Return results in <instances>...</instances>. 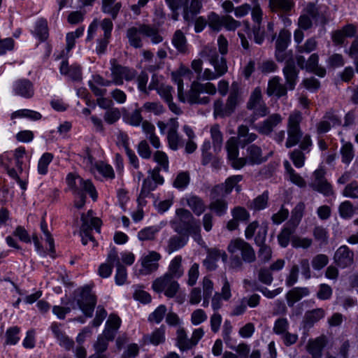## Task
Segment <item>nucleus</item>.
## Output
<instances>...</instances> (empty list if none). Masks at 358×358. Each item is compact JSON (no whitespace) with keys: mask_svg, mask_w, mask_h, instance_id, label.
Listing matches in <instances>:
<instances>
[{"mask_svg":"<svg viewBox=\"0 0 358 358\" xmlns=\"http://www.w3.org/2000/svg\"><path fill=\"white\" fill-rule=\"evenodd\" d=\"M326 343L325 336H320L315 339L309 340L306 350L312 358H322V350L325 347Z\"/></svg>","mask_w":358,"mask_h":358,"instance_id":"nucleus-24","label":"nucleus"},{"mask_svg":"<svg viewBox=\"0 0 358 358\" xmlns=\"http://www.w3.org/2000/svg\"><path fill=\"white\" fill-rule=\"evenodd\" d=\"M59 72L73 82H80L83 80L82 68L78 64L69 66L67 61L63 60L59 66Z\"/></svg>","mask_w":358,"mask_h":358,"instance_id":"nucleus-17","label":"nucleus"},{"mask_svg":"<svg viewBox=\"0 0 358 358\" xmlns=\"http://www.w3.org/2000/svg\"><path fill=\"white\" fill-rule=\"evenodd\" d=\"M112 84H113V80H105L103 77L98 74L93 75L92 76V79L88 81L90 89L94 93V94L97 96H102L106 93V90L101 89L99 87V86L109 87Z\"/></svg>","mask_w":358,"mask_h":358,"instance_id":"nucleus-23","label":"nucleus"},{"mask_svg":"<svg viewBox=\"0 0 358 358\" xmlns=\"http://www.w3.org/2000/svg\"><path fill=\"white\" fill-rule=\"evenodd\" d=\"M66 181L69 189L73 195H80L81 193H87L93 201H96L98 194L94 185L90 180H84L78 175L69 173L66 176Z\"/></svg>","mask_w":358,"mask_h":358,"instance_id":"nucleus-3","label":"nucleus"},{"mask_svg":"<svg viewBox=\"0 0 358 358\" xmlns=\"http://www.w3.org/2000/svg\"><path fill=\"white\" fill-rule=\"evenodd\" d=\"M34 34L41 40H45L48 36V22L44 19H40L36 22Z\"/></svg>","mask_w":358,"mask_h":358,"instance_id":"nucleus-57","label":"nucleus"},{"mask_svg":"<svg viewBox=\"0 0 358 358\" xmlns=\"http://www.w3.org/2000/svg\"><path fill=\"white\" fill-rule=\"evenodd\" d=\"M336 264L341 268L351 266L354 262V252L347 245L340 246L334 257Z\"/></svg>","mask_w":358,"mask_h":358,"instance_id":"nucleus-16","label":"nucleus"},{"mask_svg":"<svg viewBox=\"0 0 358 358\" xmlns=\"http://www.w3.org/2000/svg\"><path fill=\"white\" fill-rule=\"evenodd\" d=\"M268 193L264 192L262 194L253 199L249 207L255 211L262 210L266 208L268 204Z\"/></svg>","mask_w":358,"mask_h":358,"instance_id":"nucleus-56","label":"nucleus"},{"mask_svg":"<svg viewBox=\"0 0 358 358\" xmlns=\"http://www.w3.org/2000/svg\"><path fill=\"white\" fill-rule=\"evenodd\" d=\"M325 171L323 169H317L313 173V180L311 182V187L326 196L333 194L331 185L324 178Z\"/></svg>","mask_w":358,"mask_h":358,"instance_id":"nucleus-12","label":"nucleus"},{"mask_svg":"<svg viewBox=\"0 0 358 358\" xmlns=\"http://www.w3.org/2000/svg\"><path fill=\"white\" fill-rule=\"evenodd\" d=\"M169 8L176 12L182 9V16L185 21H191L202 8L200 0H166Z\"/></svg>","mask_w":358,"mask_h":358,"instance_id":"nucleus-5","label":"nucleus"},{"mask_svg":"<svg viewBox=\"0 0 358 358\" xmlns=\"http://www.w3.org/2000/svg\"><path fill=\"white\" fill-rule=\"evenodd\" d=\"M20 328L17 326L10 327L7 329L6 331V345H16L20 341L19 334Z\"/></svg>","mask_w":358,"mask_h":358,"instance_id":"nucleus-52","label":"nucleus"},{"mask_svg":"<svg viewBox=\"0 0 358 358\" xmlns=\"http://www.w3.org/2000/svg\"><path fill=\"white\" fill-rule=\"evenodd\" d=\"M96 303V296L92 293L90 287L88 286L83 287L79 298L77 299V304L87 317L92 316Z\"/></svg>","mask_w":358,"mask_h":358,"instance_id":"nucleus-7","label":"nucleus"},{"mask_svg":"<svg viewBox=\"0 0 358 358\" xmlns=\"http://www.w3.org/2000/svg\"><path fill=\"white\" fill-rule=\"evenodd\" d=\"M299 72L293 60L286 62L282 73L288 90H293L295 88L299 78Z\"/></svg>","mask_w":358,"mask_h":358,"instance_id":"nucleus-18","label":"nucleus"},{"mask_svg":"<svg viewBox=\"0 0 358 358\" xmlns=\"http://www.w3.org/2000/svg\"><path fill=\"white\" fill-rule=\"evenodd\" d=\"M53 155L50 152H45L41 157L38 163V173L41 175H46L48 171V166L53 159Z\"/></svg>","mask_w":358,"mask_h":358,"instance_id":"nucleus-51","label":"nucleus"},{"mask_svg":"<svg viewBox=\"0 0 358 358\" xmlns=\"http://www.w3.org/2000/svg\"><path fill=\"white\" fill-rule=\"evenodd\" d=\"M309 294L310 291L307 287H296L292 289L286 294L288 306H293L296 302Z\"/></svg>","mask_w":358,"mask_h":358,"instance_id":"nucleus-37","label":"nucleus"},{"mask_svg":"<svg viewBox=\"0 0 358 358\" xmlns=\"http://www.w3.org/2000/svg\"><path fill=\"white\" fill-rule=\"evenodd\" d=\"M280 80L278 76H274L269 80L267 87V94L269 96L281 97L287 94V87L281 83Z\"/></svg>","mask_w":358,"mask_h":358,"instance_id":"nucleus-28","label":"nucleus"},{"mask_svg":"<svg viewBox=\"0 0 358 358\" xmlns=\"http://www.w3.org/2000/svg\"><path fill=\"white\" fill-rule=\"evenodd\" d=\"M149 341L155 345L165 341V327L164 326L155 329L150 335L147 336Z\"/></svg>","mask_w":358,"mask_h":358,"instance_id":"nucleus-61","label":"nucleus"},{"mask_svg":"<svg viewBox=\"0 0 358 358\" xmlns=\"http://www.w3.org/2000/svg\"><path fill=\"white\" fill-rule=\"evenodd\" d=\"M157 91L161 98L167 103L169 110L171 112H177L178 108L176 104L173 101L172 92L173 90L172 87L168 85H161L158 86L157 83Z\"/></svg>","mask_w":358,"mask_h":358,"instance_id":"nucleus-31","label":"nucleus"},{"mask_svg":"<svg viewBox=\"0 0 358 358\" xmlns=\"http://www.w3.org/2000/svg\"><path fill=\"white\" fill-rule=\"evenodd\" d=\"M220 258L224 262L227 259V255L224 250L217 248L209 249L203 265L208 271H215L217 267V262Z\"/></svg>","mask_w":358,"mask_h":358,"instance_id":"nucleus-20","label":"nucleus"},{"mask_svg":"<svg viewBox=\"0 0 358 358\" xmlns=\"http://www.w3.org/2000/svg\"><path fill=\"white\" fill-rule=\"evenodd\" d=\"M210 135L213 140L215 152H219L221 150L223 138L217 124L213 125L210 129Z\"/></svg>","mask_w":358,"mask_h":358,"instance_id":"nucleus-53","label":"nucleus"},{"mask_svg":"<svg viewBox=\"0 0 358 358\" xmlns=\"http://www.w3.org/2000/svg\"><path fill=\"white\" fill-rule=\"evenodd\" d=\"M13 90L16 94L24 98L31 97L34 92L32 83L26 79L16 81L13 85Z\"/></svg>","mask_w":358,"mask_h":358,"instance_id":"nucleus-33","label":"nucleus"},{"mask_svg":"<svg viewBox=\"0 0 358 358\" xmlns=\"http://www.w3.org/2000/svg\"><path fill=\"white\" fill-rule=\"evenodd\" d=\"M222 196L221 194H216L215 199H213L212 192H210L211 202L209 204V209L214 212L216 215L221 217L226 214L228 203L223 198H218Z\"/></svg>","mask_w":358,"mask_h":358,"instance_id":"nucleus-32","label":"nucleus"},{"mask_svg":"<svg viewBox=\"0 0 358 358\" xmlns=\"http://www.w3.org/2000/svg\"><path fill=\"white\" fill-rule=\"evenodd\" d=\"M208 25L210 29L215 31H220L223 24V16L220 17L215 12H210L208 15Z\"/></svg>","mask_w":358,"mask_h":358,"instance_id":"nucleus-59","label":"nucleus"},{"mask_svg":"<svg viewBox=\"0 0 358 358\" xmlns=\"http://www.w3.org/2000/svg\"><path fill=\"white\" fill-rule=\"evenodd\" d=\"M12 155L15 161V166L22 172L23 166L25 165L26 162H29L31 157L27 155L25 148L22 146H20L14 150Z\"/></svg>","mask_w":358,"mask_h":358,"instance_id":"nucleus-41","label":"nucleus"},{"mask_svg":"<svg viewBox=\"0 0 358 358\" xmlns=\"http://www.w3.org/2000/svg\"><path fill=\"white\" fill-rule=\"evenodd\" d=\"M140 31L142 35L150 38L153 44H158L163 41V37L159 32V29L148 24H140Z\"/></svg>","mask_w":358,"mask_h":358,"instance_id":"nucleus-40","label":"nucleus"},{"mask_svg":"<svg viewBox=\"0 0 358 358\" xmlns=\"http://www.w3.org/2000/svg\"><path fill=\"white\" fill-rule=\"evenodd\" d=\"M339 215L343 219H350L355 214V208L349 201L342 202L338 208Z\"/></svg>","mask_w":358,"mask_h":358,"instance_id":"nucleus-63","label":"nucleus"},{"mask_svg":"<svg viewBox=\"0 0 358 358\" xmlns=\"http://www.w3.org/2000/svg\"><path fill=\"white\" fill-rule=\"evenodd\" d=\"M172 43L177 50L182 53L187 51V39L180 30H177L172 38Z\"/></svg>","mask_w":358,"mask_h":358,"instance_id":"nucleus-48","label":"nucleus"},{"mask_svg":"<svg viewBox=\"0 0 358 358\" xmlns=\"http://www.w3.org/2000/svg\"><path fill=\"white\" fill-rule=\"evenodd\" d=\"M248 108L256 112H266V106L262 100V92L259 88H255L248 102Z\"/></svg>","mask_w":358,"mask_h":358,"instance_id":"nucleus-29","label":"nucleus"},{"mask_svg":"<svg viewBox=\"0 0 358 358\" xmlns=\"http://www.w3.org/2000/svg\"><path fill=\"white\" fill-rule=\"evenodd\" d=\"M121 7L122 3L116 2V0H102L101 10L110 15L113 19L116 18Z\"/></svg>","mask_w":358,"mask_h":358,"instance_id":"nucleus-44","label":"nucleus"},{"mask_svg":"<svg viewBox=\"0 0 358 358\" xmlns=\"http://www.w3.org/2000/svg\"><path fill=\"white\" fill-rule=\"evenodd\" d=\"M243 158L245 159V165L260 164L267 159L266 157L263 156L261 148L255 144L247 147L246 157Z\"/></svg>","mask_w":358,"mask_h":358,"instance_id":"nucleus-22","label":"nucleus"},{"mask_svg":"<svg viewBox=\"0 0 358 358\" xmlns=\"http://www.w3.org/2000/svg\"><path fill=\"white\" fill-rule=\"evenodd\" d=\"M268 6L273 13L289 15L294 8L295 3L294 0H273L272 3H268Z\"/></svg>","mask_w":358,"mask_h":358,"instance_id":"nucleus-30","label":"nucleus"},{"mask_svg":"<svg viewBox=\"0 0 358 358\" xmlns=\"http://www.w3.org/2000/svg\"><path fill=\"white\" fill-rule=\"evenodd\" d=\"M341 120L335 115H332L328 117V120L324 119L317 124V131L318 134H324L328 132L331 127L341 124Z\"/></svg>","mask_w":358,"mask_h":358,"instance_id":"nucleus-46","label":"nucleus"},{"mask_svg":"<svg viewBox=\"0 0 358 358\" xmlns=\"http://www.w3.org/2000/svg\"><path fill=\"white\" fill-rule=\"evenodd\" d=\"M313 244V240L308 237L294 236L292 238V245L294 248L308 249Z\"/></svg>","mask_w":358,"mask_h":358,"instance_id":"nucleus-62","label":"nucleus"},{"mask_svg":"<svg viewBox=\"0 0 358 358\" xmlns=\"http://www.w3.org/2000/svg\"><path fill=\"white\" fill-rule=\"evenodd\" d=\"M187 203L194 213L198 216L201 215L206 209L203 201L197 196H189L187 200Z\"/></svg>","mask_w":358,"mask_h":358,"instance_id":"nucleus-47","label":"nucleus"},{"mask_svg":"<svg viewBox=\"0 0 358 358\" xmlns=\"http://www.w3.org/2000/svg\"><path fill=\"white\" fill-rule=\"evenodd\" d=\"M176 216L178 220L174 222V224H176L174 231L178 234H182L184 232V228L194 218L190 211L184 208H179L176 210Z\"/></svg>","mask_w":358,"mask_h":358,"instance_id":"nucleus-25","label":"nucleus"},{"mask_svg":"<svg viewBox=\"0 0 358 358\" xmlns=\"http://www.w3.org/2000/svg\"><path fill=\"white\" fill-rule=\"evenodd\" d=\"M296 229V227L287 222L284 225L277 236L278 242L280 247L285 248L288 246L289 242H292V235L294 234Z\"/></svg>","mask_w":358,"mask_h":358,"instance_id":"nucleus-34","label":"nucleus"},{"mask_svg":"<svg viewBox=\"0 0 358 358\" xmlns=\"http://www.w3.org/2000/svg\"><path fill=\"white\" fill-rule=\"evenodd\" d=\"M172 125L170 127L167 134V141L169 148L173 150H177L183 145L182 138L177 133L178 122L173 118L171 119Z\"/></svg>","mask_w":358,"mask_h":358,"instance_id":"nucleus-26","label":"nucleus"},{"mask_svg":"<svg viewBox=\"0 0 358 358\" xmlns=\"http://www.w3.org/2000/svg\"><path fill=\"white\" fill-rule=\"evenodd\" d=\"M233 218L228 221L227 228L229 231L238 229L239 222H246L249 220L250 215L249 212L243 207L236 206L231 211Z\"/></svg>","mask_w":358,"mask_h":358,"instance_id":"nucleus-15","label":"nucleus"},{"mask_svg":"<svg viewBox=\"0 0 358 358\" xmlns=\"http://www.w3.org/2000/svg\"><path fill=\"white\" fill-rule=\"evenodd\" d=\"M192 75V73L188 68L181 66L178 71L171 73V79L178 85V96L180 101L194 104L198 102L199 97L201 93L200 88L197 86L199 83H192L191 89L186 96L183 92V81L187 79L190 80Z\"/></svg>","mask_w":358,"mask_h":358,"instance_id":"nucleus-2","label":"nucleus"},{"mask_svg":"<svg viewBox=\"0 0 358 358\" xmlns=\"http://www.w3.org/2000/svg\"><path fill=\"white\" fill-rule=\"evenodd\" d=\"M123 120L127 124L131 126L138 127L141 124L143 131L151 144L155 148H159L161 146L159 138L155 134V126L146 120L143 121L141 113H123Z\"/></svg>","mask_w":358,"mask_h":358,"instance_id":"nucleus-4","label":"nucleus"},{"mask_svg":"<svg viewBox=\"0 0 358 358\" xmlns=\"http://www.w3.org/2000/svg\"><path fill=\"white\" fill-rule=\"evenodd\" d=\"M154 161L158 164L160 166V170H163L165 172L169 171V162L167 155L162 151H157L155 152L153 156Z\"/></svg>","mask_w":358,"mask_h":358,"instance_id":"nucleus-60","label":"nucleus"},{"mask_svg":"<svg viewBox=\"0 0 358 358\" xmlns=\"http://www.w3.org/2000/svg\"><path fill=\"white\" fill-rule=\"evenodd\" d=\"M187 236H184L183 234H180L173 235L168 240L166 251L169 254H171L183 248L187 244Z\"/></svg>","mask_w":358,"mask_h":358,"instance_id":"nucleus-35","label":"nucleus"},{"mask_svg":"<svg viewBox=\"0 0 358 358\" xmlns=\"http://www.w3.org/2000/svg\"><path fill=\"white\" fill-rule=\"evenodd\" d=\"M319 57L317 54H312L306 63V69L308 71L313 72L320 77H324L326 74V70L324 68L318 66Z\"/></svg>","mask_w":358,"mask_h":358,"instance_id":"nucleus-43","label":"nucleus"},{"mask_svg":"<svg viewBox=\"0 0 358 358\" xmlns=\"http://www.w3.org/2000/svg\"><path fill=\"white\" fill-rule=\"evenodd\" d=\"M161 257V255L156 251H150L143 255L141 259L143 273L149 274L157 271L159 267L158 262Z\"/></svg>","mask_w":358,"mask_h":358,"instance_id":"nucleus-19","label":"nucleus"},{"mask_svg":"<svg viewBox=\"0 0 358 358\" xmlns=\"http://www.w3.org/2000/svg\"><path fill=\"white\" fill-rule=\"evenodd\" d=\"M324 315L325 311L320 308L307 311L303 320V327L308 329L312 327L315 323L322 319Z\"/></svg>","mask_w":358,"mask_h":358,"instance_id":"nucleus-36","label":"nucleus"},{"mask_svg":"<svg viewBox=\"0 0 358 358\" xmlns=\"http://www.w3.org/2000/svg\"><path fill=\"white\" fill-rule=\"evenodd\" d=\"M305 205L299 203L292 211V216L287 223L297 227L303 215Z\"/></svg>","mask_w":358,"mask_h":358,"instance_id":"nucleus-54","label":"nucleus"},{"mask_svg":"<svg viewBox=\"0 0 358 358\" xmlns=\"http://www.w3.org/2000/svg\"><path fill=\"white\" fill-rule=\"evenodd\" d=\"M251 16L254 22L258 26L261 24L263 17V10L261 8L259 0H251Z\"/></svg>","mask_w":358,"mask_h":358,"instance_id":"nucleus-55","label":"nucleus"},{"mask_svg":"<svg viewBox=\"0 0 358 358\" xmlns=\"http://www.w3.org/2000/svg\"><path fill=\"white\" fill-rule=\"evenodd\" d=\"M202 57H208L210 64L214 67L215 71L220 77L224 75L227 70L226 59L222 57H219L215 49L210 46H206L201 53Z\"/></svg>","mask_w":358,"mask_h":358,"instance_id":"nucleus-10","label":"nucleus"},{"mask_svg":"<svg viewBox=\"0 0 358 358\" xmlns=\"http://www.w3.org/2000/svg\"><path fill=\"white\" fill-rule=\"evenodd\" d=\"M226 148L227 151L228 159L231 166L235 169H240L245 166V159L243 157H238L239 151L237 140L234 137H231L227 142Z\"/></svg>","mask_w":358,"mask_h":358,"instance_id":"nucleus-13","label":"nucleus"},{"mask_svg":"<svg viewBox=\"0 0 358 358\" xmlns=\"http://www.w3.org/2000/svg\"><path fill=\"white\" fill-rule=\"evenodd\" d=\"M182 258L180 255L176 256L170 262L167 272L165 273L176 279L180 278L184 273L182 266Z\"/></svg>","mask_w":358,"mask_h":358,"instance_id":"nucleus-39","label":"nucleus"},{"mask_svg":"<svg viewBox=\"0 0 358 358\" xmlns=\"http://www.w3.org/2000/svg\"><path fill=\"white\" fill-rule=\"evenodd\" d=\"M142 55L143 57V61L147 63L145 66V70L150 72H155L162 67L163 62L162 61L153 62L154 55L150 50H143Z\"/></svg>","mask_w":358,"mask_h":358,"instance_id":"nucleus-45","label":"nucleus"},{"mask_svg":"<svg viewBox=\"0 0 358 358\" xmlns=\"http://www.w3.org/2000/svg\"><path fill=\"white\" fill-rule=\"evenodd\" d=\"M141 35H142V34L140 31V25L138 27H132L128 29L127 37L129 45L134 48H141L143 46V42Z\"/></svg>","mask_w":358,"mask_h":358,"instance_id":"nucleus-42","label":"nucleus"},{"mask_svg":"<svg viewBox=\"0 0 358 358\" xmlns=\"http://www.w3.org/2000/svg\"><path fill=\"white\" fill-rule=\"evenodd\" d=\"M108 341L99 336L97 341L94 344L96 353L90 356L89 358H107L106 356L101 355V353L107 350L108 345Z\"/></svg>","mask_w":358,"mask_h":358,"instance_id":"nucleus-50","label":"nucleus"},{"mask_svg":"<svg viewBox=\"0 0 358 358\" xmlns=\"http://www.w3.org/2000/svg\"><path fill=\"white\" fill-rule=\"evenodd\" d=\"M243 179L241 175H236L229 177L224 183L216 185L212 189L213 199L216 194H221L222 196H226L230 194L233 188Z\"/></svg>","mask_w":358,"mask_h":358,"instance_id":"nucleus-21","label":"nucleus"},{"mask_svg":"<svg viewBox=\"0 0 358 358\" xmlns=\"http://www.w3.org/2000/svg\"><path fill=\"white\" fill-rule=\"evenodd\" d=\"M152 287L156 292H164L169 298H173L177 294L180 285L176 278L164 274L152 282Z\"/></svg>","mask_w":358,"mask_h":358,"instance_id":"nucleus-6","label":"nucleus"},{"mask_svg":"<svg viewBox=\"0 0 358 358\" xmlns=\"http://www.w3.org/2000/svg\"><path fill=\"white\" fill-rule=\"evenodd\" d=\"M301 117L299 113H292L289 117L287 134L285 145L287 148H292L299 142L302 138V132L299 127Z\"/></svg>","mask_w":358,"mask_h":358,"instance_id":"nucleus-8","label":"nucleus"},{"mask_svg":"<svg viewBox=\"0 0 358 358\" xmlns=\"http://www.w3.org/2000/svg\"><path fill=\"white\" fill-rule=\"evenodd\" d=\"M113 83L116 85H122L123 80H132L136 76L134 69L122 66H115L111 69Z\"/></svg>","mask_w":358,"mask_h":358,"instance_id":"nucleus-14","label":"nucleus"},{"mask_svg":"<svg viewBox=\"0 0 358 358\" xmlns=\"http://www.w3.org/2000/svg\"><path fill=\"white\" fill-rule=\"evenodd\" d=\"M268 228L267 223L259 224L258 221H252L247 225L245 229V239L251 240L254 238L255 244L262 243L263 241H266Z\"/></svg>","mask_w":358,"mask_h":358,"instance_id":"nucleus-9","label":"nucleus"},{"mask_svg":"<svg viewBox=\"0 0 358 358\" xmlns=\"http://www.w3.org/2000/svg\"><path fill=\"white\" fill-rule=\"evenodd\" d=\"M177 345L180 350H187L194 347L191 338L189 339L183 329L177 331Z\"/></svg>","mask_w":358,"mask_h":358,"instance_id":"nucleus-49","label":"nucleus"},{"mask_svg":"<svg viewBox=\"0 0 358 358\" xmlns=\"http://www.w3.org/2000/svg\"><path fill=\"white\" fill-rule=\"evenodd\" d=\"M230 255V266L234 269H241L243 263L252 264L256 261V253L253 247L241 238H233L227 246Z\"/></svg>","mask_w":358,"mask_h":358,"instance_id":"nucleus-1","label":"nucleus"},{"mask_svg":"<svg viewBox=\"0 0 358 358\" xmlns=\"http://www.w3.org/2000/svg\"><path fill=\"white\" fill-rule=\"evenodd\" d=\"M85 31L84 27H80L76 29L74 31L69 32L66 34V49L70 51L73 49L76 44V39L80 37Z\"/></svg>","mask_w":358,"mask_h":358,"instance_id":"nucleus-58","label":"nucleus"},{"mask_svg":"<svg viewBox=\"0 0 358 358\" xmlns=\"http://www.w3.org/2000/svg\"><path fill=\"white\" fill-rule=\"evenodd\" d=\"M281 120L280 116L275 113L262 123L259 124L257 129L259 133L268 135L273 131V128L281 122Z\"/></svg>","mask_w":358,"mask_h":358,"instance_id":"nucleus-38","label":"nucleus"},{"mask_svg":"<svg viewBox=\"0 0 358 358\" xmlns=\"http://www.w3.org/2000/svg\"><path fill=\"white\" fill-rule=\"evenodd\" d=\"M289 327V324L287 318H278L274 322L273 331L282 336L288 331Z\"/></svg>","mask_w":358,"mask_h":358,"instance_id":"nucleus-64","label":"nucleus"},{"mask_svg":"<svg viewBox=\"0 0 358 358\" xmlns=\"http://www.w3.org/2000/svg\"><path fill=\"white\" fill-rule=\"evenodd\" d=\"M165 223L160 222L159 224L149 226L141 229L137 234V237L141 241H155L158 233L165 226Z\"/></svg>","mask_w":358,"mask_h":358,"instance_id":"nucleus-27","label":"nucleus"},{"mask_svg":"<svg viewBox=\"0 0 358 358\" xmlns=\"http://www.w3.org/2000/svg\"><path fill=\"white\" fill-rule=\"evenodd\" d=\"M107 262L110 264H115L116 266V273L115 275V283L117 285H122L127 280V269L120 261L117 252L115 247L110 249L107 255Z\"/></svg>","mask_w":358,"mask_h":358,"instance_id":"nucleus-11","label":"nucleus"}]
</instances>
